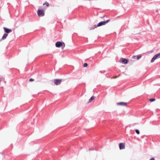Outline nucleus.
I'll use <instances>...</instances> for the list:
<instances>
[{"label":"nucleus","instance_id":"f257e3e1","mask_svg":"<svg viewBox=\"0 0 160 160\" xmlns=\"http://www.w3.org/2000/svg\"><path fill=\"white\" fill-rule=\"evenodd\" d=\"M37 14L39 17L43 16L44 14V11L43 10L38 9L37 11Z\"/></svg>","mask_w":160,"mask_h":160},{"label":"nucleus","instance_id":"f03ea898","mask_svg":"<svg viewBox=\"0 0 160 160\" xmlns=\"http://www.w3.org/2000/svg\"><path fill=\"white\" fill-rule=\"evenodd\" d=\"M110 19H108L106 21H102L99 22L97 25V27L101 26L102 25H106L107 23L109 22Z\"/></svg>","mask_w":160,"mask_h":160},{"label":"nucleus","instance_id":"7ed1b4c3","mask_svg":"<svg viewBox=\"0 0 160 160\" xmlns=\"http://www.w3.org/2000/svg\"><path fill=\"white\" fill-rule=\"evenodd\" d=\"M160 58V53L157 54L155 55L151 60V62H153L156 59L159 58Z\"/></svg>","mask_w":160,"mask_h":160},{"label":"nucleus","instance_id":"20e7f679","mask_svg":"<svg viewBox=\"0 0 160 160\" xmlns=\"http://www.w3.org/2000/svg\"><path fill=\"white\" fill-rule=\"evenodd\" d=\"M54 82V84L56 85H60L62 81V79H54L53 80Z\"/></svg>","mask_w":160,"mask_h":160},{"label":"nucleus","instance_id":"39448f33","mask_svg":"<svg viewBox=\"0 0 160 160\" xmlns=\"http://www.w3.org/2000/svg\"><path fill=\"white\" fill-rule=\"evenodd\" d=\"M124 143H120L119 144V147L120 149H124L125 148Z\"/></svg>","mask_w":160,"mask_h":160},{"label":"nucleus","instance_id":"423d86ee","mask_svg":"<svg viewBox=\"0 0 160 160\" xmlns=\"http://www.w3.org/2000/svg\"><path fill=\"white\" fill-rule=\"evenodd\" d=\"M3 29H4L5 32L7 33H9L12 32V30L11 29H8L5 27H4Z\"/></svg>","mask_w":160,"mask_h":160},{"label":"nucleus","instance_id":"0eeeda50","mask_svg":"<svg viewBox=\"0 0 160 160\" xmlns=\"http://www.w3.org/2000/svg\"><path fill=\"white\" fill-rule=\"evenodd\" d=\"M118 105L126 106L127 105V103L125 102H119L117 103Z\"/></svg>","mask_w":160,"mask_h":160},{"label":"nucleus","instance_id":"6e6552de","mask_svg":"<svg viewBox=\"0 0 160 160\" xmlns=\"http://www.w3.org/2000/svg\"><path fill=\"white\" fill-rule=\"evenodd\" d=\"M61 45V42L58 41L56 42L55 44V46L57 48H60Z\"/></svg>","mask_w":160,"mask_h":160},{"label":"nucleus","instance_id":"1a4fd4ad","mask_svg":"<svg viewBox=\"0 0 160 160\" xmlns=\"http://www.w3.org/2000/svg\"><path fill=\"white\" fill-rule=\"evenodd\" d=\"M142 57V55H139L137 56H134L132 58L134 59H136L137 58V60H138L140 58H141Z\"/></svg>","mask_w":160,"mask_h":160},{"label":"nucleus","instance_id":"9d476101","mask_svg":"<svg viewBox=\"0 0 160 160\" xmlns=\"http://www.w3.org/2000/svg\"><path fill=\"white\" fill-rule=\"evenodd\" d=\"M122 60L121 61V62L123 63L127 64L128 63V61L127 59L124 58H122Z\"/></svg>","mask_w":160,"mask_h":160},{"label":"nucleus","instance_id":"9b49d317","mask_svg":"<svg viewBox=\"0 0 160 160\" xmlns=\"http://www.w3.org/2000/svg\"><path fill=\"white\" fill-rule=\"evenodd\" d=\"M95 97L94 96H92L91 98L89 99L88 103L91 102L93 100L95 99Z\"/></svg>","mask_w":160,"mask_h":160},{"label":"nucleus","instance_id":"f8f14e48","mask_svg":"<svg viewBox=\"0 0 160 160\" xmlns=\"http://www.w3.org/2000/svg\"><path fill=\"white\" fill-rule=\"evenodd\" d=\"M8 34L7 33H4L2 37V40L4 39L7 37Z\"/></svg>","mask_w":160,"mask_h":160},{"label":"nucleus","instance_id":"ddd939ff","mask_svg":"<svg viewBox=\"0 0 160 160\" xmlns=\"http://www.w3.org/2000/svg\"><path fill=\"white\" fill-rule=\"evenodd\" d=\"M61 47L62 49H63L65 46V44L64 42H61Z\"/></svg>","mask_w":160,"mask_h":160},{"label":"nucleus","instance_id":"4468645a","mask_svg":"<svg viewBox=\"0 0 160 160\" xmlns=\"http://www.w3.org/2000/svg\"><path fill=\"white\" fill-rule=\"evenodd\" d=\"M97 27V26H96V25H95L93 26V27H91L90 28V30H92L93 29H94L95 28H96Z\"/></svg>","mask_w":160,"mask_h":160},{"label":"nucleus","instance_id":"2eb2a0df","mask_svg":"<svg viewBox=\"0 0 160 160\" xmlns=\"http://www.w3.org/2000/svg\"><path fill=\"white\" fill-rule=\"evenodd\" d=\"M46 5V6L47 7H48L49 5V4L48 2H46L45 3L43 4V5Z\"/></svg>","mask_w":160,"mask_h":160},{"label":"nucleus","instance_id":"dca6fc26","mask_svg":"<svg viewBox=\"0 0 160 160\" xmlns=\"http://www.w3.org/2000/svg\"><path fill=\"white\" fill-rule=\"evenodd\" d=\"M156 100V99H154V98H151V99H150L149 100V101L151 102H153V101H155Z\"/></svg>","mask_w":160,"mask_h":160},{"label":"nucleus","instance_id":"f3484780","mask_svg":"<svg viewBox=\"0 0 160 160\" xmlns=\"http://www.w3.org/2000/svg\"><path fill=\"white\" fill-rule=\"evenodd\" d=\"M88 66V64L86 63H84L83 64V67H86Z\"/></svg>","mask_w":160,"mask_h":160},{"label":"nucleus","instance_id":"a211bd4d","mask_svg":"<svg viewBox=\"0 0 160 160\" xmlns=\"http://www.w3.org/2000/svg\"><path fill=\"white\" fill-rule=\"evenodd\" d=\"M135 131H136V133H137V134H139V133H140V132H139V131L138 130V129H136V130H135Z\"/></svg>","mask_w":160,"mask_h":160},{"label":"nucleus","instance_id":"6ab92c4d","mask_svg":"<svg viewBox=\"0 0 160 160\" xmlns=\"http://www.w3.org/2000/svg\"><path fill=\"white\" fill-rule=\"evenodd\" d=\"M34 81V79L32 78H30L29 80V81L30 82H32V81Z\"/></svg>","mask_w":160,"mask_h":160},{"label":"nucleus","instance_id":"aec40b11","mask_svg":"<svg viewBox=\"0 0 160 160\" xmlns=\"http://www.w3.org/2000/svg\"><path fill=\"white\" fill-rule=\"evenodd\" d=\"M150 160H155V159L154 158H152Z\"/></svg>","mask_w":160,"mask_h":160},{"label":"nucleus","instance_id":"412c9836","mask_svg":"<svg viewBox=\"0 0 160 160\" xmlns=\"http://www.w3.org/2000/svg\"><path fill=\"white\" fill-rule=\"evenodd\" d=\"M118 77V76H115L113 77V78H117Z\"/></svg>","mask_w":160,"mask_h":160}]
</instances>
